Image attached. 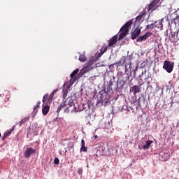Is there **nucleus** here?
Returning <instances> with one entry per match:
<instances>
[{"mask_svg": "<svg viewBox=\"0 0 179 179\" xmlns=\"http://www.w3.org/2000/svg\"><path fill=\"white\" fill-rule=\"evenodd\" d=\"M165 20L168 22L169 26H173V27H176L177 26V23H179V16L176 15V17L171 20V22L169 21V17H165Z\"/></svg>", "mask_w": 179, "mask_h": 179, "instance_id": "obj_13", "label": "nucleus"}, {"mask_svg": "<svg viewBox=\"0 0 179 179\" xmlns=\"http://www.w3.org/2000/svg\"><path fill=\"white\" fill-rule=\"evenodd\" d=\"M132 20H130L121 27L118 40H122L125 36L128 35V33H129V27L132 26Z\"/></svg>", "mask_w": 179, "mask_h": 179, "instance_id": "obj_3", "label": "nucleus"}, {"mask_svg": "<svg viewBox=\"0 0 179 179\" xmlns=\"http://www.w3.org/2000/svg\"><path fill=\"white\" fill-rule=\"evenodd\" d=\"M152 78V75L146 71V70H142L141 74L138 76L139 80H149Z\"/></svg>", "mask_w": 179, "mask_h": 179, "instance_id": "obj_9", "label": "nucleus"}, {"mask_svg": "<svg viewBox=\"0 0 179 179\" xmlns=\"http://www.w3.org/2000/svg\"><path fill=\"white\" fill-rule=\"evenodd\" d=\"M161 90H162L161 94H163V88H162Z\"/></svg>", "mask_w": 179, "mask_h": 179, "instance_id": "obj_41", "label": "nucleus"}, {"mask_svg": "<svg viewBox=\"0 0 179 179\" xmlns=\"http://www.w3.org/2000/svg\"><path fill=\"white\" fill-rule=\"evenodd\" d=\"M159 2H160V0H154L151 3H150L148 8V12L150 10L151 12L156 10V9L160 6Z\"/></svg>", "mask_w": 179, "mask_h": 179, "instance_id": "obj_11", "label": "nucleus"}, {"mask_svg": "<svg viewBox=\"0 0 179 179\" xmlns=\"http://www.w3.org/2000/svg\"><path fill=\"white\" fill-rule=\"evenodd\" d=\"M70 90H71V88H68V85H66V84L63 85L62 93H63V99L64 101H65V99H66V96H68V93H69Z\"/></svg>", "mask_w": 179, "mask_h": 179, "instance_id": "obj_19", "label": "nucleus"}, {"mask_svg": "<svg viewBox=\"0 0 179 179\" xmlns=\"http://www.w3.org/2000/svg\"><path fill=\"white\" fill-rule=\"evenodd\" d=\"M78 174H79L80 176L82 175L83 173V169L82 168H79L78 171H77Z\"/></svg>", "mask_w": 179, "mask_h": 179, "instance_id": "obj_36", "label": "nucleus"}, {"mask_svg": "<svg viewBox=\"0 0 179 179\" xmlns=\"http://www.w3.org/2000/svg\"><path fill=\"white\" fill-rule=\"evenodd\" d=\"M0 96L2 97V94H0Z\"/></svg>", "mask_w": 179, "mask_h": 179, "instance_id": "obj_47", "label": "nucleus"}, {"mask_svg": "<svg viewBox=\"0 0 179 179\" xmlns=\"http://www.w3.org/2000/svg\"><path fill=\"white\" fill-rule=\"evenodd\" d=\"M117 41H118V39L117 38V36H114L109 40L108 47H113L114 44H117Z\"/></svg>", "mask_w": 179, "mask_h": 179, "instance_id": "obj_20", "label": "nucleus"}, {"mask_svg": "<svg viewBox=\"0 0 179 179\" xmlns=\"http://www.w3.org/2000/svg\"><path fill=\"white\" fill-rule=\"evenodd\" d=\"M131 76H132V73L131 72V70H128V68H127V64H125L124 73H122V80H124L127 83H128L129 79H131Z\"/></svg>", "mask_w": 179, "mask_h": 179, "instance_id": "obj_6", "label": "nucleus"}, {"mask_svg": "<svg viewBox=\"0 0 179 179\" xmlns=\"http://www.w3.org/2000/svg\"><path fill=\"white\" fill-rule=\"evenodd\" d=\"M110 66H113V64H111Z\"/></svg>", "mask_w": 179, "mask_h": 179, "instance_id": "obj_48", "label": "nucleus"}, {"mask_svg": "<svg viewBox=\"0 0 179 179\" xmlns=\"http://www.w3.org/2000/svg\"><path fill=\"white\" fill-rule=\"evenodd\" d=\"M159 159L161 162H166L169 159V154H166V152H161L159 155Z\"/></svg>", "mask_w": 179, "mask_h": 179, "instance_id": "obj_18", "label": "nucleus"}, {"mask_svg": "<svg viewBox=\"0 0 179 179\" xmlns=\"http://www.w3.org/2000/svg\"><path fill=\"white\" fill-rule=\"evenodd\" d=\"M54 163L55 164H59V159L55 158Z\"/></svg>", "mask_w": 179, "mask_h": 179, "instance_id": "obj_38", "label": "nucleus"}, {"mask_svg": "<svg viewBox=\"0 0 179 179\" xmlns=\"http://www.w3.org/2000/svg\"><path fill=\"white\" fill-rule=\"evenodd\" d=\"M149 99H150V96H148V100H149Z\"/></svg>", "mask_w": 179, "mask_h": 179, "instance_id": "obj_46", "label": "nucleus"}, {"mask_svg": "<svg viewBox=\"0 0 179 179\" xmlns=\"http://www.w3.org/2000/svg\"><path fill=\"white\" fill-rule=\"evenodd\" d=\"M85 140L82 139L81 148L80 149V152H87V147L85 146Z\"/></svg>", "mask_w": 179, "mask_h": 179, "instance_id": "obj_24", "label": "nucleus"}, {"mask_svg": "<svg viewBox=\"0 0 179 179\" xmlns=\"http://www.w3.org/2000/svg\"><path fill=\"white\" fill-rule=\"evenodd\" d=\"M129 82H132V78H131V80L129 81Z\"/></svg>", "mask_w": 179, "mask_h": 179, "instance_id": "obj_45", "label": "nucleus"}, {"mask_svg": "<svg viewBox=\"0 0 179 179\" xmlns=\"http://www.w3.org/2000/svg\"><path fill=\"white\" fill-rule=\"evenodd\" d=\"M94 68H96V61L93 59L89 60V62L82 68L80 71L79 76H83L85 73H87L90 71H92Z\"/></svg>", "mask_w": 179, "mask_h": 179, "instance_id": "obj_2", "label": "nucleus"}, {"mask_svg": "<svg viewBox=\"0 0 179 179\" xmlns=\"http://www.w3.org/2000/svg\"><path fill=\"white\" fill-rule=\"evenodd\" d=\"M138 106H141V97L137 100Z\"/></svg>", "mask_w": 179, "mask_h": 179, "instance_id": "obj_40", "label": "nucleus"}, {"mask_svg": "<svg viewBox=\"0 0 179 179\" xmlns=\"http://www.w3.org/2000/svg\"><path fill=\"white\" fill-rule=\"evenodd\" d=\"M130 93H132L134 97H136V94L138 93H141L142 92V85H134L130 87L129 90Z\"/></svg>", "mask_w": 179, "mask_h": 179, "instance_id": "obj_10", "label": "nucleus"}, {"mask_svg": "<svg viewBox=\"0 0 179 179\" xmlns=\"http://www.w3.org/2000/svg\"><path fill=\"white\" fill-rule=\"evenodd\" d=\"M163 20H166V17L154 22L156 29H159V30H163Z\"/></svg>", "mask_w": 179, "mask_h": 179, "instance_id": "obj_16", "label": "nucleus"}, {"mask_svg": "<svg viewBox=\"0 0 179 179\" xmlns=\"http://www.w3.org/2000/svg\"><path fill=\"white\" fill-rule=\"evenodd\" d=\"M64 113H66L67 114H69V113H71V110L69 109V106H67V107L64 109Z\"/></svg>", "mask_w": 179, "mask_h": 179, "instance_id": "obj_37", "label": "nucleus"}, {"mask_svg": "<svg viewBox=\"0 0 179 179\" xmlns=\"http://www.w3.org/2000/svg\"><path fill=\"white\" fill-rule=\"evenodd\" d=\"M106 51H107V47L101 48L100 52L98 54V57L100 58V57H101V55H103Z\"/></svg>", "mask_w": 179, "mask_h": 179, "instance_id": "obj_27", "label": "nucleus"}, {"mask_svg": "<svg viewBox=\"0 0 179 179\" xmlns=\"http://www.w3.org/2000/svg\"><path fill=\"white\" fill-rule=\"evenodd\" d=\"M79 72V69H77L74 70L70 75L71 78H75L76 76V74Z\"/></svg>", "mask_w": 179, "mask_h": 179, "instance_id": "obj_29", "label": "nucleus"}, {"mask_svg": "<svg viewBox=\"0 0 179 179\" xmlns=\"http://www.w3.org/2000/svg\"><path fill=\"white\" fill-rule=\"evenodd\" d=\"M109 80L106 81L107 85L106 88H103L102 90L100 91V101L104 107L108 106L110 104V101L108 97V93H111V92H115L116 93H121L122 90H124V87L127 85V82L122 79H118L114 87L113 88V85H114L115 82V76H113L110 77H108Z\"/></svg>", "mask_w": 179, "mask_h": 179, "instance_id": "obj_1", "label": "nucleus"}, {"mask_svg": "<svg viewBox=\"0 0 179 179\" xmlns=\"http://www.w3.org/2000/svg\"><path fill=\"white\" fill-rule=\"evenodd\" d=\"M155 22H154V23L147 25L146 29H155Z\"/></svg>", "mask_w": 179, "mask_h": 179, "instance_id": "obj_34", "label": "nucleus"}, {"mask_svg": "<svg viewBox=\"0 0 179 179\" xmlns=\"http://www.w3.org/2000/svg\"><path fill=\"white\" fill-rule=\"evenodd\" d=\"M34 153H36V149L29 147L25 150L24 153V157H25V159H30V157H31V155H34Z\"/></svg>", "mask_w": 179, "mask_h": 179, "instance_id": "obj_12", "label": "nucleus"}, {"mask_svg": "<svg viewBox=\"0 0 179 179\" xmlns=\"http://www.w3.org/2000/svg\"><path fill=\"white\" fill-rule=\"evenodd\" d=\"M147 90L150 92H152V90H153V87H152V85H150V83L148 82V87H147Z\"/></svg>", "mask_w": 179, "mask_h": 179, "instance_id": "obj_33", "label": "nucleus"}, {"mask_svg": "<svg viewBox=\"0 0 179 179\" xmlns=\"http://www.w3.org/2000/svg\"><path fill=\"white\" fill-rule=\"evenodd\" d=\"M75 82H76V78H75V77L71 78L69 82H67L66 83L67 89H71V87L72 86V85H73V83H75Z\"/></svg>", "mask_w": 179, "mask_h": 179, "instance_id": "obj_22", "label": "nucleus"}, {"mask_svg": "<svg viewBox=\"0 0 179 179\" xmlns=\"http://www.w3.org/2000/svg\"><path fill=\"white\" fill-rule=\"evenodd\" d=\"M138 67L136 66V67L132 69L131 72H133L134 78H136V72H138Z\"/></svg>", "mask_w": 179, "mask_h": 179, "instance_id": "obj_30", "label": "nucleus"}, {"mask_svg": "<svg viewBox=\"0 0 179 179\" xmlns=\"http://www.w3.org/2000/svg\"><path fill=\"white\" fill-rule=\"evenodd\" d=\"M131 58H132V55L127 56V57L125 56H122L119 62H117L118 65L122 66L124 64H125V61H127L129 65V69L130 71L132 70V66H131Z\"/></svg>", "mask_w": 179, "mask_h": 179, "instance_id": "obj_8", "label": "nucleus"}, {"mask_svg": "<svg viewBox=\"0 0 179 179\" xmlns=\"http://www.w3.org/2000/svg\"><path fill=\"white\" fill-rule=\"evenodd\" d=\"M58 89H55V90H54L52 92H51V94H50V99H52L53 97H54V94H55V93H57V92H58Z\"/></svg>", "mask_w": 179, "mask_h": 179, "instance_id": "obj_32", "label": "nucleus"}, {"mask_svg": "<svg viewBox=\"0 0 179 179\" xmlns=\"http://www.w3.org/2000/svg\"><path fill=\"white\" fill-rule=\"evenodd\" d=\"M15 126H13L12 128L9 130H8L6 132H5V134L9 136L10 135V134H12V132H13V131H15Z\"/></svg>", "mask_w": 179, "mask_h": 179, "instance_id": "obj_28", "label": "nucleus"}, {"mask_svg": "<svg viewBox=\"0 0 179 179\" xmlns=\"http://www.w3.org/2000/svg\"><path fill=\"white\" fill-rule=\"evenodd\" d=\"M81 111L85 113L86 117L89 116V114H90V106H85V105H83L82 110H78L76 107H73V110H71V113H81Z\"/></svg>", "mask_w": 179, "mask_h": 179, "instance_id": "obj_7", "label": "nucleus"}, {"mask_svg": "<svg viewBox=\"0 0 179 179\" xmlns=\"http://www.w3.org/2000/svg\"><path fill=\"white\" fill-rule=\"evenodd\" d=\"M0 137H1V133H0Z\"/></svg>", "mask_w": 179, "mask_h": 179, "instance_id": "obj_50", "label": "nucleus"}, {"mask_svg": "<svg viewBox=\"0 0 179 179\" xmlns=\"http://www.w3.org/2000/svg\"><path fill=\"white\" fill-rule=\"evenodd\" d=\"M134 27H136V29L131 33L132 40H135V38H136V37H138L139 34H141V28H139V27L138 26H134Z\"/></svg>", "mask_w": 179, "mask_h": 179, "instance_id": "obj_17", "label": "nucleus"}, {"mask_svg": "<svg viewBox=\"0 0 179 179\" xmlns=\"http://www.w3.org/2000/svg\"><path fill=\"white\" fill-rule=\"evenodd\" d=\"M41 102L38 101L37 102L36 105L34 107V111H36V110H37V108H38V107H40V104Z\"/></svg>", "mask_w": 179, "mask_h": 179, "instance_id": "obj_35", "label": "nucleus"}, {"mask_svg": "<svg viewBox=\"0 0 179 179\" xmlns=\"http://www.w3.org/2000/svg\"><path fill=\"white\" fill-rule=\"evenodd\" d=\"M73 107L75 106V103H73V99H72V96H69L67 99H63V102L60 103V105L58 106L57 110L56 113H57V115H59V113L64 107Z\"/></svg>", "mask_w": 179, "mask_h": 179, "instance_id": "obj_4", "label": "nucleus"}, {"mask_svg": "<svg viewBox=\"0 0 179 179\" xmlns=\"http://www.w3.org/2000/svg\"><path fill=\"white\" fill-rule=\"evenodd\" d=\"M143 101H145V99H143Z\"/></svg>", "mask_w": 179, "mask_h": 179, "instance_id": "obj_49", "label": "nucleus"}, {"mask_svg": "<svg viewBox=\"0 0 179 179\" xmlns=\"http://www.w3.org/2000/svg\"><path fill=\"white\" fill-rule=\"evenodd\" d=\"M78 59L80 62H86V61H87V58L86 57V55H85V53L80 55Z\"/></svg>", "mask_w": 179, "mask_h": 179, "instance_id": "obj_25", "label": "nucleus"}, {"mask_svg": "<svg viewBox=\"0 0 179 179\" xmlns=\"http://www.w3.org/2000/svg\"><path fill=\"white\" fill-rule=\"evenodd\" d=\"M171 106H173V104L174 103V102H173V100L171 101Z\"/></svg>", "mask_w": 179, "mask_h": 179, "instance_id": "obj_43", "label": "nucleus"}, {"mask_svg": "<svg viewBox=\"0 0 179 179\" xmlns=\"http://www.w3.org/2000/svg\"><path fill=\"white\" fill-rule=\"evenodd\" d=\"M47 100H48V94H45L42 99L43 103L45 104V101H47Z\"/></svg>", "mask_w": 179, "mask_h": 179, "instance_id": "obj_31", "label": "nucleus"}, {"mask_svg": "<svg viewBox=\"0 0 179 179\" xmlns=\"http://www.w3.org/2000/svg\"><path fill=\"white\" fill-rule=\"evenodd\" d=\"M45 103H43L42 113L43 115H47L48 114V111H50V106Z\"/></svg>", "mask_w": 179, "mask_h": 179, "instance_id": "obj_21", "label": "nucleus"}, {"mask_svg": "<svg viewBox=\"0 0 179 179\" xmlns=\"http://www.w3.org/2000/svg\"><path fill=\"white\" fill-rule=\"evenodd\" d=\"M163 69L168 73H171L173 72V69H174V62L171 61H164Z\"/></svg>", "mask_w": 179, "mask_h": 179, "instance_id": "obj_5", "label": "nucleus"}, {"mask_svg": "<svg viewBox=\"0 0 179 179\" xmlns=\"http://www.w3.org/2000/svg\"><path fill=\"white\" fill-rule=\"evenodd\" d=\"M145 15V13L143 12L136 17L134 26L139 27V24H141L142 22H143V20L142 19H143V17Z\"/></svg>", "mask_w": 179, "mask_h": 179, "instance_id": "obj_14", "label": "nucleus"}, {"mask_svg": "<svg viewBox=\"0 0 179 179\" xmlns=\"http://www.w3.org/2000/svg\"><path fill=\"white\" fill-rule=\"evenodd\" d=\"M153 34L152 32H147L144 35L139 36L136 41L137 43H142V41H145V40H148V37H150Z\"/></svg>", "mask_w": 179, "mask_h": 179, "instance_id": "obj_15", "label": "nucleus"}, {"mask_svg": "<svg viewBox=\"0 0 179 179\" xmlns=\"http://www.w3.org/2000/svg\"><path fill=\"white\" fill-rule=\"evenodd\" d=\"M6 138H8V136L4 133L2 140L3 141V139H6Z\"/></svg>", "mask_w": 179, "mask_h": 179, "instance_id": "obj_39", "label": "nucleus"}, {"mask_svg": "<svg viewBox=\"0 0 179 179\" xmlns=\"http://www.w3.org/2000/svg\"><path fill=\"white\" fill-rule=\"evenodd\" d=\"M152 143H153V141H151V140L146 141L145 144L143 146H142L143 149H144V150L149 149Z\"/></svg>", "mask_w": 179, "mask_h": 179, "instance_id": "obj_23", "label": "nucleus"}, {"mask_svg": "<svg viewBox=\"0 0 179 179\" xmlns=\"http://www.w3.org/2000/svg\"><path fill=\"white\" fill-rule=\"evenodd\" d=\"M97 138H98L97 135L94 136L95 139H97Z\"/></svg>", "mask_w": 179, "mask_h": 179, "instance_id": "obj_42", "label": "nucleus"}, {"mask_svg": "<svg viewBox=\"0 0 179 179\" xmlns=\"http://www.w3.org/2000/svg\"><path fill=\"white\" fill-rule=\"evenodd\" d=\"M138 148H139V149H142V148H141V145H138Z\"/></svg>", "mask_w": 179, "mask_h": 179, "instance_id": "obj_44", "label": "nucleus"}, {"mask_svg": "<svg viewBox=\"0 0 179 179\" xmlns=\"http://www.w3.org/2000/svg\"><path fill=\"white\" fill-rule=\"evenodd\" d=\"M29 120H30V116L24 117L18 122L19 126L21 127L22 125H23V124L25 123L26 121H29Z\"/></svg>", "mask_w": 179, "mask_h": 179, "instance_id": "obj_26", "label": "nucleus"}]
</instances>
